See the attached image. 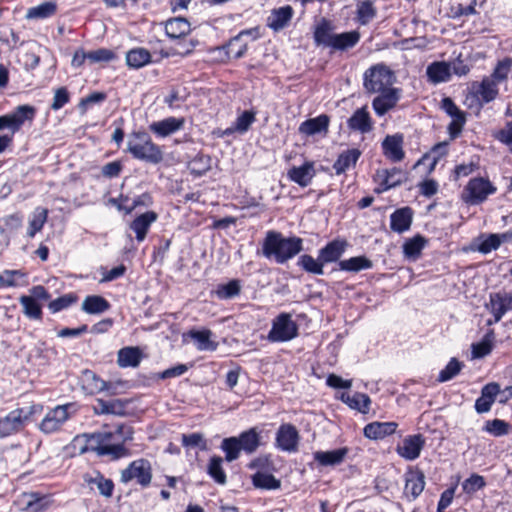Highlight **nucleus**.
<instances>
[{
	"instance_id": "nucleus-10",
	"label": "nucleus",
	"mask_w": 512,
	"mask_h": 512,
	"mask_svg": "<svg viewBox=\"0 0 512 512\" xmlns=\"http://www.w3.org/2000/svg\"><path fill=\"white\" fill-rule=\"evenodd\" d=\"M31 415L30 411L17 408L0 419V438H4L21 431Z\"/></svg>"
},
{
	"instance_id": "nucleus-7",
	"label": "nucleus",
	"mask_w": 512,
	"mask_h": 512,
	"mask_svg": "<svg viewBox=\"0 0 512 512\" xmlns=\"http://www.w3.org/2000/svg\"><path fill=\"white\" fill-rule=\"evenodd\" d=\"M496 186L487 178L475 177L469 180L462 193V200L469 205H478L495 194Z\"/></svg>"
},
{
	"instance_id": "nucleus-55",
	"label": "nucleus",
	"mask_w": 512,
	"mask_h": 512,
	"mask_svg": "<svg viewBox=\"0 0 512 512\" xmlns=\"http://www.w3.org/2000/svg\"><path fill=\"white\" fill-rule=\"evenodd\" d=\"M356 13L358 22L366 25L376 16V8L370 0H365L358 3Z\"/></svg>"
},
{
	"instance_id": "nucleus-45",
	"label": "nucleus",
	"mask_w": 512,
	"mask_h": 512,
	"mask_svg": "<svg viewBox=\"0 0 512 512\" xmlns=\"http://www.w3.org/2000/svg\"><path fill=\"white\" fill-rule=\"evenodd\" d=\"M342 400L348 404L352 409L358 410L361 413H367L369 411V405L371 400L368 395L363 393L343 394Z\"/></svg>"
},
{
	"instance_id": "nucleus-59",
	"label": "nucleus",
	"mask_w": 512,
	"mask_h": 512,
	"mask_svg": "<svg viewBox=\"0 0 512 512\" xmlns=\"http://www.w3.org/2000/svg\"><path fill=\"white\" fill-rule=\"evenodd\" d=\"M463 364L456 358H452L446 367L439 372L437 381L440 383L453 379L462 369Z\"/></svg>"
},
{
	"instance_id": "nucleus-56",
	"label": "nucleus",
	"mask_w": 512,
	"mask_h": 512,
	"mask_svg": "<svg viewBox=\"0 0 512 512\" xmlns=\"http://www.w3.org/2000/svg\"><path fill=\"white\" fill-rule=\"evenodd\" d=\"M222 462L221 457L213 456L208 464L207 472L215 482L223 485L226 483V474L222 468Z\"/></svg>"
},
{
	"instance_id": "nucleus-11",
	"label": "nucleus",
	"mask_w": 512,
	"mask_h": 512,
	"mask_svg": "<svg viewBox=\"0 0 512 512\" xmlns=\"http://www.w3.org/2000/svg\"><path fill=\"white\" fill-rule=\"evenodd\" d=\"M441 108L451 117V122L448 125V133L451 139L457 138L466 123L465 112L460 110L453 100L449 97H445L442 100Z\"/></svg>"
},
{
	"instance_id": "nucleus-48",
	"label": "nucleus",
	"mask_w": 512,
	"mask_h": 512,
	"mask_svg": "<svg viewBox=\"0 0 512 512\" xmlns=\"http://www.w3.org/2000/svg\"><path fill=\"white\" fill-rule=\"evenodd\" d=\"M47 217L48 210L43 207H37L34 210L31 219L29 220L27 235L29 237H34L35 234L43 228L45 222L47 221Z\"/></svg>"
},
{
	"instance_id": "nucleus-9",
	"label": "nucleus",
	"mask_w": 512,
	"mask_h": 512,
	"mask_svg": "<svg viewBox=\"0 0 512 512\" xmlns=\"http://www.w3.org/2000/svg\"><path fill=\"white\" fill-rule=\"evenodd\" d=\"M36 109L30 105H20L13 112L0 116V130L9 129L12 134L19 131L25 121H32Z\"/></svg>"
},
{
	"instance_id": "nucleus-6",
	"label": "nucleus",
	"mask_w": 512,
	"mask_h": 512,
	"mask_svg": "<svg viewBox=\"0 0 512 512\" xmlns=\"http://www.w3.org/2000/svg\"><path fill=\"white\" fill-rule=\"evenodd\" d=\"M298 334L299 327L292 315L282 312L273 319L267 339L270 342L282 343L295 339Z\"/></svg>"
},
{
	"instance_id": "nucleus-29",
	"label": "nucleus",
	"mask_w": 512,
	"mask_h": 512,
	"mask_svg": "<svg viewBox=\"0 0 512 512\" xmlns=\"http://www.w3.org/2000/svg\"><path fill=\"white\" fill-rule=\"evenodd\" d=\"M426 75L433 84L448 82L451 78V66L444 61L433 62L428 65Z\"/></svg>"
},
{
	"instance_id": "nucleus-2",
	"label": "nucleus",
	"mask_w": 512,
	"mask_h": 512,
	"mask_svg": "<svg viewBox=\"0 0 512 512\" xmlns=\"http://www.w3.org/2000/svg\"><path fill=\"white\" fill-rule=\"evenodd\" d=\"M132 430L129 426L118 425L114 430H102L86 435V448L82 451H93L99 456H108L117 460L128 456L125 443L132 440Z\"/></svg>"
},
{
	"instance_id": "nucleus-16",
	"label": "nucleus",
	"mask_w": 512,
	"mask_h": 512,
	"mask_svg": "<svg viewBox=\"0 0 512 512\" xmlns=\"http://www.w3.org/2000/svg\"><path fill=\"white\" fill-rule=\"evenodd\" d=\"M375 181L378 184L375 191L382 193L400 185L404 181V174L402 170L398 168H392L391 170L382 169L376 172Z\"/></svg>"
},
{
	"instance_id": "nucleus-27",
	"label": "nucleus",
	"mask_w": 512,
	"mask_h": 512,
	"mask_svg": "<svg viewBox=\"0 0 512 512\" xmlns=\"http://www.w3.org/2000/svg\"><path fill=\"white\" fill-rule=\"evenodd\" d=\"M348 452L349 449L347 447L331 451H316L313 454V458L321 466H336L344 461Z\"/></svg>"
},
{
	"instance_id": "nucleus-63",
	"label": "nucleus",
	"mask_w": 512,
	"mask_h": 512,
	"mask_svg": "<svg viewBox=\"0 0 512 512\" xmlns=\"http://www.w3.org/2000/svg\"><path fill=\"white\" fill-rule=\"evenodd\" d=\"M116 58L115 53L106 48H99L88 52V60L91 63L110 62Z\"/></svg>"
},
{
	"instance_id": "nucleus-20",
	"label": "nucleus",
	"mask_w": 512,
	"mask_h": 512,
	"mask_svg": "<svg viewBox=\"0 0 512 512\" xmlns=\"http://www.w3.org/2000/svg\"><path fill=\"white\" fill-rule=\"evenodd\" d=\"M398 423L396 422H379L374 421L365 425L363 434L370 440H381L387 436L394 434L397 430Z\"/></svg>"
},
{
	"instance_id": "nucleus-47",
	"label": "nucleus",
	"mask_w": 512,
	"mask_h": 512,
	"mask_svg": "<svg viewBox=\"0 0 512 512\" xmlns=\"http://www.w3.org/2000/svg\"><path fill=\"white\" fill-rule=\"evenodd\" d=\"M495 340V333L493 330H489L483 339L475 344H472V355L474 358H483L490 354L493 348Z\"/></svg>"
},
{
	"instance_id": "nucleus-1",
	"label": "nucleus",
	"mask_w": 512,
	"mask_h": 512,
	"mask_svg": "<svg viewBox=\"0 0 512 512\" xmlns=\"http://www.w3.org/2000/svg\"><path fill=\"white\" fill-rule=\"evenodd\" d=\"M394 81V72L384 64L373 65L364 73L365 90L378 94L372 101V107L378 116H383L393 109L401 98V89L392 87Z\"/></svg>"
},
{
	"instance_id": "nucleus-32",
	"label": "nucleus",
	"mask_w": 512,
	"mask_h": 512,
	"mask_svg": "<svg viewBox=\"0 0 512 512\" xmlns=\"http://www.w3.org/2000/svg\"><path fill=\"white\" fill-rule=\"evenodd\" d=\"M142 359L139 347H124L118 351L117 364L122 367H137Z\"/></svg>"
},
{
	"instance_id": "nucleus-5",
	"label": "nucleus",
	"mask_w": 512,
	"mask_h": 512,
	"mask_svg": "<svg viewBox=\"0 0 512 512\" xmlns=\"http://www.w3.org/2000/svg\"><path fill=\"white\" fill-rule=\"evenodd\" d=\"M259 446L260 434L256 428H251L242 432L238 437L225 438L222 441L221 449L225 452V459L232 462L238 459L241 450L252 454Z\"/></svg>"
},
{
	"instance_id": "nucleus-58",
	"label": "nucleus",
	"mask_w": 512,
	"mask_h": 512,
	"mask_svg": "<svg viewBox=\"0 0 512 512\" xmlns=\"http://www.w3.org/2000/svg\"><path fill=\"white\" fill-rule=\"evenodd\" d=\"M483 431L495 436L500 437L507 435L510 431V425L504 420L493 419L485 422Z\"/></svg>"
},
{
	"instance_id": "nucleus-43",
	"label": "nucleus",
	"mask_w": 512,
	"mask_h": 512,
	"mask_svg": "<svg viewBox=\"0 0 512 512\" xmlns=\"http://www.w3.org/2000/svg\"><path fill=\"white\" fill-rule=\"evenodd\" d=\"M338 265L342 271L359 272L372 268L373 263L365 256H356L346 260H341Z\"/></svg>"
},
{
	"instance_id": "nucleus-64",
	"label": "nucleus",
	"mask_w": 512,
	"mask_h": 512,
	"mask_svg": "<svg viewBox=\"0 0 512 512\" xmlns=\"http://www.w3.org/2000/svg\"><path fill=\"white\" fill-rule=\"evenodd\" d=\"M485 480L478 474H473L462 483L463 490L468 494H473L485 486Z\"/></svg>"
},
{
	"instance_id": "nucleus-28",
	"label": "nucleus",
	"mask_w": 512,
	"mask_h": 512,
	"mask_svg": "<svg viewBox=\"0 0 512 512\" xmlns=\"http://www.w3.org/2000/svg\"><path fill=\"white\" fill-rule=\"evenodd\" d=\"M498 84L499 82L491 76H488L484 77L480 83H475L473 89L484 103H489L498 95Z\"/></svg>"
},
{
	"instance_id": "nucleus-21",
	"label": "nucleus",
	"mask_w": 512,
	"mask_h": 512,
	"mask_svg": "<svg viewBox=\"0 0 512 512\" xmlns=\"http://www.w3.org/2000/svg\"><path fill=\"white\" fill-rule=\"evenodd\" d=\"M287 176L299 186L307 187L315 176L314 163L306 161L301 166H293L288 170Z\"/></svg>"
},
{
	"instance_id": "nucleus-36",
	"label": "nucleus",
	"mask_w": 512,
	"mask_h": 512,
	"mask_svg": "<svg viewBox=\"0 0 512 512\" xmlns=\"http://www.w3.org/2000/svg\"><path fill=\"white\" fill-rule=\"evenodd\" d=\"M328 125L329 117L323 114L302 122L299 126V132L305 135H315L317 133L327 131Z\"/></svg>"
},
{
	"instance_id": "nucleus-50",
	"label": "nucleus",
	"mask_w": 512,
	"mask_h": 512,
	"mask_svg": "<svg viewBox=\"0 0 512 512\" xmlns=\"http://www.w3.org/2000/svg\"><path fill=\"white\" fill-rule=\"evenodd\" d=\"M252 483L256 488L266 490H276L281 486L280 480L276 479L272 474L257 472L252 477Z\"/></svg>"
},
{
	"instance_id": "nucleus-12",
	"label": "nucleus",
	"mask_w": 512,
	"mask_h": 512,
	"mask_svg": "<svg viewBox=\"0 0 512 512\" xmlns=\"http://www.w3.org/2000/svg\"><path fill=\"white\" fill-rule=\"evenodd\" d=\"M300 436L298 430L292 424H282L276 433V446L288 453L298 451Z\"/></svg>"
},
{
	"instance_id": "nucleus-26",
	"label": "nucleus",
	"mask_w": 512,
	"mask_h": 512,
	"mask_svg": "<svg viewBox=\"0 0 512 512\" xmlns=\"http://www.w3.org/2000/svg\"><path fill=\"white\" fill-rule=\"evenodd\" d=\"M403 137L401 135H388L382 142L384 155L393 162H399L404 158L402 149Z\"/></svg>"
},
{
	"instance_id": "nucleus-14",
	"label": "nucleus",
	"mask_w": 512,
	"mask_h": 512,
	"mask_svg": "<svg viewBox=\"0 0 512 512\" xmlns=\"http://www.w3.org/2000/svg\"><path fill=\"white\" fill-rule=\"evenodd\" d=\"M425 444L426 441L423 435H409L403 439L401 445L397 446L396 452L405 460L413 461L420 456Z\"/></svg>"
},
{
	"instance_id": "nucleus-4",
	"label": "nucleus",
	"mask_w": 512,
	"mask_h": 512,
	"mask_svg": "<svg viewBox=\"0 0 512 512\" xmlns=\"http://www.w3.org/2000/svg\"><path fill=\"white\" fill-rule=\"evenodd\" d=\"M127 151L135 158L151 164L163 160L161 148L155 144L146 132H133L127 141Z\"/></svg>"
},
{
	"instance_id": "nucleus-37",
	"label": "nucleus",
	"mask_w": 512,
	"mask_h": 512,
	"mask_svg": "<svg viewBox=\"0 0 512 512\" xmlns=\"http://www.w3.org/2000/svg\"><path fill=\"white\" fill-rule=\"evenodd\" d=\"M23 500L25 504L24 510L28 512H43L50 505L48 496L40 495L35 492L24 493Z\"/></svg>"
},
{
	"instance_id": "nucleus-38",
	"label": "nucleus",
	"mask_w": 512,
	"mask_h": 512,
	"mask_svg": "<svg viewBox=\"0 0 512 512\" xmlns=\"http://www.w3.org/2000/svg\"><path fill=\"white\" fill-rule=\"evenodd\" d=\"M361 152L358 149H349L342 152L335 161L333 168L336 174L344 173L350 167L355 166Z\"/></svg>"
},
{
	"instance_id": "nucleus-13",
	"label": "nucleus",
	"mask_w": 512,
	"mask_h": 512,
	"mask_svg": "<svg viewBox=\"0 0 512 512\" xmlns=\"http://www.w3.org/2000/svg\"><path fill=\"white\" fill-rule=\"evenodd\" d=\"M69 407V405H62L50 410L41 421L39 425L40 430L45 434H51L60 430L69 419Z\"/></svg>"
},
{
	"instance_id": "nucleus-18",
	"label": "nucleus",
	"mask_w": 512,
	"mask_h": 512,
	"mask_svg": "<svg viewBox=\"0 0 512 512\" xmlns=\"http://www.w3.org/2000/svg\"><path fill=\"white\" fill-rule=\"evenodd\" d=\"M347 126L350 130L361 134L371 132L373 129V120L367 106L358 108L347 120Z\"/></svg>"
},
{
	"instance_id": "nucleus-17",
	"label": "nucleus",
	"mask_w": 512,
	"mask_h": 512,
	"mask_svg": "<svg viewBox=\"0 0 512 512\" xmlns=\"http://www.w3.org/2000/svg\"><path fill=\"white\" fill-rule=\"evenodd\" d=\"M425 487V475L420 470H409L405 474L404 496L409 501H414L423 492Z\"/></svg>"
},
{
	"instance_id": "nucleus-30",
	"label": "nucleus",
	"mask_w": 512,
	"mask_h": 512,
	"mask_svg": "<svg viewBox=\"0 0 512 512\" xmlns=\"http://www.w3.org/2000/svg\"><path fill=\"white\" fill-rule=\"evenodd\" d=\"M190 23L186 18L176 17L166 21L165 31L169 38L179 39L190 32Z\"/></svg>"
},
{
	"instance_id": "nucleus-60",
	"label": "nucleus",
	"mask_w": 512,
	"mask_h": 512,
	"mask_svg": "<svg viewBox=\"0 0 512 512\" xmlns=\"http://www.w3.org/2000/svg\"><path fill=\"white\" fill-rule=\"evenodd\" d=\"M448 153V142H440L436 144L429 153L424 156V159L431 160L430 170H433L439 160L445 157Z\"/></svg>"
},
{
	"instance_id": "nucleus-19",
	"label": "nucleus",
	"mask_w": 512,
	"mask_h": 512,
	"mask_svg": "<svg viewBox=\"0 0 512 512\" xmlns=\"http://www.w3.org/2000/svg\"><path fill=\"white\" fill-rule=\"evenodd\" d=\"M185 119L176 117H167L163 120L153 122L149 125V130L158 137H167L184 127Z\"/></svg>"
},
{
	"instance_id": "nucleus-42",
	"label": "nucleus",
	"mask_w": 512,
	"mask_h": 512,
	"mask_svg": "<svg viewBox=\"0 0 512 512\" xmlns=\"http://www.w3.org/2000/svg\"><path fill=\"white\" fill-rule=\"evenodd\" d=\"M109 308V302L98 295L87 296L82 302V310L87 314H101Z\"/></svg>"
},
{
	"instance_id": "nucleus-44",
	"label": "nucleus",
	"mask_w": 512,
	"mask_h": 512,
	"mask_svg": "<svg viewBox=\"0 0 512 512\" xmlns=\"http://www.w3.org/2000/svg\"><path fill=\"white\" fill-rule=\"evenodd\" d=\"M124 408V403L119 399H115L112 401L97 399L96 405L94 406V411L96 414L122 415L124 414Z\"/></svg>"
},
{
	"instance_id": "nucleus-41",
	"label": "nucleus",
	"mask_w": 512,
	"mask_h": 512,
	"mask_svg": "<svg viewBox=\"0 0 512 512\" xmlns=\"http://www.w3.org/2000/svg\"><path fill=\"white\" fill-rule=\"evenodd\" d=\"M151 62V54L145 48H134L126 53V64L130 68L139 69Z\"/></svg>"
},
{
	"instance_id": "nucleus-25",
	"label": "nucleus",
	"mask_w": 512,
	"mask_h": 512,
	"mask_svg": "<svg viewBox=\"0 0 512 512\" xmlns=\"http://www.w3.org/2000/svg\"><path fill=\"white\" fill-rule=\"evenodd\" d=\"M294 10L290 5H286L272 10L267 19V25L274 31H280L285 28L293 17Z\"/></svg>"
},
{
	"instance_id": "nucleus-46",
	"label": "nucleus",
	"mask_w": 512,
	"mask_h": 512,
	"mask_svg": "<svg viewBox=\"0 0 512 512\" xmlns=\"http://www.w3.org/2000/svg\"><path fill=\"white\" fill-rule=\"evenodd\" d=\"M57 6L54 2H44L38 6L31 7L26 13V19H46L56 13Z\"/></svg>"
},
{
	"instance_id": "nucleus-62",
	"label": "nucleus",
	"mask_w": 512,
	"mask_h": 512,
	"mask_svg": "<svg viewBox=\"0 0 512 512\" xmlns=\"http://www.w3.org/2000/svg\"><path fill=\"white\" fill-rule=\"evenodd\" d=\"M90 483H94L99 491V493L104 497H111L114 490V483L110 479L104 478L102 475L98 474L95 478L89 481Z\"/></svg>"
},
{
	"instance_id": "nucleus-33",
	"label": "nucleus",
	"mask_w": 512,
	"mask_h": 512,
	"mask_svg": "<svg viewBox=\"0 0 512 512\" xmlns=\"http://www.w3.org/2000/svg\"><path fill=\"white\" fill-rule=\"evenodd\" d=\"M346 248V242L334 240L319 251V260L323 263H331L339 260Z\"/></svg>"
},
{
	"instance_id": "nucleus-39",
	"label": "nucleus",
	"mask_w": 512,
	"mask_h": 512,
	"mask_svg": "<svg viewBox=\"0 0 512 512\" xmlns=\"http://www.w3.org/2000/svg\"><path fill=\"white\" fill-rule=\"evenodd\" d=\"M27 274L22 270H4L0 273V289L6 287L26 286Z\"/></svg>"
},
{
	"instance_id": "nucleus-34",
	"label": "nucleus",
	"mask_w": 512,
	"mask_h": 512,
	"mask_svg": "<svg viewBox=\"0 0 512 512\" xmlns=\"http://www.w3.org/2000/svg\"><path fill=\"white\" fill-rule=\"evenodd\" d=\"M336 33H333L332 24L326 20L322 19L321 22L315 27L314 30V41L317 45H323L325 47H332L333 37H335Z\"/></svg>"
},
{
	"instance_id": "nucleus-40",
	"label": "nucleus",
	"mask_w": 512,
	"mask_h": 512,
	"mask_svg": "<svg viewBox=\"0 0 512 512\" xmlns=\"http://www.w3.org/2000/svg\"><path fill=\"white\" fill-rule=\"evenodd\" d=\"M245 35H250L253 39H256L258 37V29L243 30L229 41V53L233 54L235 58L242 57L247 50V44L241 42L242 37Z\"/></svg>"
},
{
	"instance_id": "nucleus-52",
	"label": "nucleus",
	"mask_w": 512,
	"mask_h": 512,
	"mask_svg": "<svg viewBox=\"0 0 512 512\" xmlns=\"http://www.w3.org/2000/svg\"><path fill=\"white\" fill-rule=\"evenodd\" d=\"M256 113L253 111H244L242 114H240L233 126L229 129H227V133L230 132H238V133H245L248 131L250 126L255 122Z\"/></svg>"
},
{
	"instance_id": "nucleus-57",
	"label": "nucleus",
	"mask_w": 512,
	"mask_h": 512,
	"mask_svg": "<svg viewBox=\"0 0 512 512\" xmlns=\"http://www.w3.org/2000/svg\"><path fill=\"white\" fill-rule=\"evenodd\" d=\"M323 262L318 259H314L311 255L304 254L298 259V265L301 266L306 272L315 275H322Z\"/></svg>"
},
{
	"instance_id": "nucleus-31",
	"label": "nucleus",
	"mask_w": 512,
	"mask_h": 512,
	"mask_svg": "<svg viewBox=\"0 0 512 512\" xmlns=\"http://www.w3.org/2000/svg\"><path fill=\"white\" fill-rule=\"evenodd\" d=\"M199 351H215L217 343L211 340L212 332L208 329L190 330L187 334Z\"/></svg>"
},
{
	"instance_id": "nucleus-8",
	"label": "nucleus",
	"mask_w": 512,
	"mask_h": 512,
	"mask_svg": "<svg viewBox=\"0 0 512 512\" xmlns=\"http://www.w3.org/2000/svg\"><path fill=\"white\" fill-rule=\"evenodd\" d=\"M133 479H136L137 483L143 487H147L151 483L152 467L148 460H135L121 472V482L128 483Z\"/></svg>"
},
{
	"instance_id": "nucleus-3",
	"label": "nucleus",
	"mask_w": 512,
	"mask_h": 512,
	"mask_svg": "<svg viewBox=\"0 0 512 512\" xmlns=\"http://www.w3.org/2000/svg\"><path fill=\"white\" fill-rule=\"evenodd\" d=\"M303 249V240L299 237H284L280 232L268 231L263 240L262 254L278 264H284Z\"/></svg>"
},
{
	"instance_id": "nucleus-23",
	"label": "nucleus",
	"mask_w": 512,
	"mask_h": 512,
	"mask_svg": "<svg viewBox=\"0 0 512 512\" xmlns=\"http://www.w3.org/2000/svg\"><path fill=\"white\" fill-rule=\"evenodd\" d=\"M413 220V210L403 207L395 210L390 216V228L397 233H403L410 229Z\"/></svg>"
},
{
	"instance_id": "nucleus-54",
	"label": "nucleus",
	"mask_w": 512,
	"mask_h": 512,
	"mask_svg": "<svg viewBox=\"0 0 512 512\" xmlns=\"http://www.w3.org/2000/svg\"><path fill=\"white\" fill-rule=\"evenodd\" d=\"M241 284L237 279L230 280L226 284L217 286L216 295L219 299H231L240 294Z\"/></svg>"
},
{
	"instance_id": "nucleus-22",
	"label": "nucleus",
	"mask_w": 512,
	"mask_h": 512,
	"mask_svg": "<svg viewBox=\"0 0 512 512\" xmlns=\"http://www.w3.org/2000/svg\"><path fill=\"white\" fill-rule=\"evenodd\" d=\"M80 382L82 389L89 395H95L110 388V384L108 382L104 381L96 373L88 369L82 371Z\"/></svg>"
},
{
	"instance_id": "nucleus-15",
	"label": "nucleus",
	"mask_w": 512,
	"mask_h": 512,
	"mask_svg": "<svg viewBox=\"0 0 512 512\" xmlns=\"http://www.w3.org/2000/svg\"><path fill=\"white\" fill-rule=\"evenodd\" d=\"M486 308L493 314V322H499L512 309V295L508 292L491 293Z\"/></svg>"
},
{
	"instance_id": "nucleus-24",
	"label": "nucleus",
	"mask_w": 512,
	"mask_h": 512,
	"mask_svg": "<svg viewBox=\"0 0 512 512\" xmlns=\"http://www.w3.org/2000/svg\"><path fill=\"white\" fill-rule=\"evenodd\" d=\"M158 218V215L154 211H147L138 217H136L130 223V229L133 230L136 234V239L138 242L144 241L146 235L149 231V228L152 223H154Z\"/></svg>"
},
{
	"instance_id": "nucleus-49",
	"label": "nucleus",
	"mask_w": 512,
	"mask_h": 512,
	"mask_svg": "<svg viewBox=\"0 0 512 512\" xmlns=\"http://www.w3.org/2000/svg\"><path fill=\"white\" fill-rule=\"evenodd\" d=\"M425 244L426 239L420 235L408 239L403 245L404 255L409 259H417L425 247Z\"/></svg>"
},
{
	"instance_id": "nucleus-53",
	"label": "nucleus",
	"mask_w": 512,
	"mask_h": 512,
	"mask_svg": "<svg viewBox=\"0 0 512 512\" xmlns=\"http://www.w3.org/2000/svg\"><path fill=\"white\" fill-rule=\"evenodd\" d=\"M23 307V313L31 319H40L42 316V309L40 304L30 296L23 295L19 299Z\"/></svg>"
},
{
	"instance_id": "nucleus-35",
	"label": "nucleus",
	"mask_w": 512,
	"mask_h": 512,
	"mask_svg": "<svg viewBox=\"0 0 512 512\" xmlns=\"http://www.w3.org/2000/svg\"><path fill=\"white\" fill-rule=\"evenodd\" d=\"M360 40V33L356 30L336 34L333 37L331 49L335 51H346L353 48Z\"/></svg>"
},
{
	"instance_id": "nucleus-61",
	"label": "nucleus",
	"mask_w": 512,
	"mask_h": 512,
	"mask_svg": "<svg viewBox=\"0 0 512 512\" xmlns=\"http://www.w3.org/2000/svg\"><path fill=\"white\" fill-rule=\"evenodd\" d=\"M512 70V59L505 58L502 61H499L496 65L493 73L490 75L497 82H503L508 79V76Z\"/></svg>"
},
{
	"instance_id": "nucleus-51",
	"label": "nucleus",
	"mask_w": 512,
	"mask_h": 512,
	"mask_svg": "<svg viewBox=\"0 0 512 512\" xmlns=\"http://www.w3.org/2000/svg\"><path fill=\"white\" fill-rule=\"evenodd\" d=\"M504 240H506V234H489L488 236L480 237L478 239L479 243L477 250L483 254H488L491 251L498 249Z\"/></svg>"
}]
</instances>
